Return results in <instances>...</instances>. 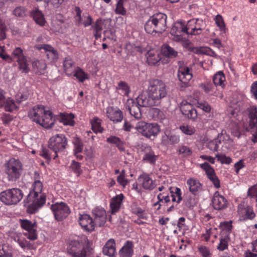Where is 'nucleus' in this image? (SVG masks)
<instances>
[{
    "mask_svg": "<svg viewBox=\"0 0 257 257\" xmlns=\"http://www.w3.org/2000/svg\"><path fill=\"white\" fill-rule=\"evenodd\" d=\"M42 178L40 174L35 172L34 182L32 185V190L28 196V210L30 213H35L45 204L46 194L42 192Z\"/></svg>",
    "mask_w": 257,
    "mask_h": 257,
    "instance_id": "f257e3e1",
    "label": "nucleus"
},
{
    "mask_svg": "<svg viewBox=\"0 0 257 257\" xmlns=\"http://www.w3.org/2000/svg\"><path fill=\"white\" fill-rule=\"evenodd\" d=\"M67 145V139L63 134H57L52 137L49 141V148L43 149L41 156L47 161L51 159H55L58 157L57 153L63 151Z\"/></svg>",
    "mask_w": 257,
    "mask_h": 257,
    "instance_id": "f03ea898",
    "label": "nucleus"
},
{
    "mask_svg": "<svg viewBox=\"0 0 257 257\" xmlns=\"http://www.w3.org/2000/svg\"><path fill=\"white\" fill-rule=\"evenodd\" d=\"M89 240L86 236L70 241L67 252L72 257H90L92 253Z\"/></svg>",
    "mask_w": 257,
    "mask_h": 257,
    "instance_id": "7ed1b4c3",
    "label": "nucleus"
},
{
    "mask_svg": "<svg viewBox=\"0 0 257 257\" xmlns=\"http://www.w3.org/2000/svg\"><path fill=\"white\" fill-rule=\"evenodd\" d=\"M28 115L33 121L45 128H51L54 124L55 120L52 112L45 110L43 105H38L34 106L29 111Z\"/></svg>",
    "mask_w": 257,
    "mask_h": 257,
    "instance_id": "20e7f679",
    "label": "nucleus"
},
{
    "mask_svg": "<svg viewBox=\"0 0 257 257\" xmlns=\"http://www.w3.org/2000/svg\"><path fill=\"white\" fill-rule=\"evenodd\" d=\"M205 22L200 19H193L189 21L186 26L182 23L176 24L171 30V34L175 36H180L181 33L198 35L205 29Z\"/></svg>",
    "mask_w": 257,
    "mask_h": 257,
    "instance_id": "39448f33",
    "label": "nucleus"
},
{
    "mask_svg": "<svg viewBox=\"0 0 257 257\" xmlns=\"http://www.w3.org/2000/svg\"><path fill=\"white\" fill-rule=\"evenodd\" d=\"M167 16L161 13L151 16L145 25V29L147 33H162L166 29Z\"/></svg>",
    "mask_w": 257,
    "mask_h": 257,
    "instance_id": "423d86ee",
    "label": "nucleus"
},
{
    "mask_svg": "<svg viewBox=\"0 0 257 257\" xmlns=\"http://www.w3.org/2000/svg\"><path fill=\"white\" fill-rule=\"evenodd\" d=\"M149 97L152 99L156 106L161 103L162 99L167 94L166 85L161 80L154 79L150 83L148 87Z\"/></svg>",
    "mask_w": 257,
    "mask_h": 257,
    "instance_id": "0eeeda50",
    "label": "nucleus"
},
{
    "mask_svg": "<svg viewBox=\"0 0 257 257\" xmlns=\"http://www.w3.org/2000/svg\"><path fill=\"white\" fill-rule=\"evenodd\" d=\"M4 168L9 181H16L20 178L23 171V165L19 160L10 159L5 164Z\"/></svg>",
    "mask_w": 257,
    "mask_h": 257,
    "instance_id": "6e6552de",
    "label": "nucleus"
},
{
    "mask_svg": "<svg viewBox=\"0 0 257 257\" xmlns=\"http://www.w3.org/2000/svg\"><path fill=\"white\" fill-rule=\"evenodd\" d=\"M135 128L142 136L150 139L152 137L155 138L161 131L160 126L157 123H148L144 121L137 122Z\"/></svg>",
    "mask_w": 257,
    "mask_h": 257,
    "instance_id": "1a4fd4ad",
    "label": "nucleus"
},
{
    "mask_svg": "<svg viewBox=\"0 0 257 257\" xmlns=\"http://www.w3.org/2000/svg\"><path fill=\"white\" fill-rule=\"evenodd\" d=\"M23 196V192L20 189H7L1 192V202L7 205L17 204L22 199Z\"/></svg>",
    "mask_w": 257,
    "mask_h": 257,
    "instance_id": "9d476101",
    "label": "nucleus"
},
{
    "mask_svg": "<svg viewBox=\"0 0 257 257\" xmlns=\"http://www.w3.org/2000/svg\"><path fill=\"white\" fill-rule=\"evenodd\" d=\"M51 209L55 219L58 221H61L66 218L71 213L69 206L65 202H57L51 206Z\"/></svg>",
    "mask_w": 257,
    "mask_h": 257,
    "instance_id": "9b49d317",
    "label": "nucleus"
},
{
    "mask_svg": "<svg viewBox=\"0 0 257 257\" xmlns=\"http://www.w3.org/2000/svg\"><path fill=\"white\" fill-rule=\"evenodd\" d=\"M20 223L22 228L27 232L24 235L28 239L34 240L37 238V225L36 222H32L28 219H20Z\"/></svg>",
    "mask_w": 257,
    "mask_h": 257,
    "instance_id": "f8f14e48",
    "label": "nucleus"
},
{
    "mask_svg": "<svg viewBox=\"0 0 257 257\" xmlns=\"http://www.w3.org/2000/svg\"><path fill=\"white\" fill-rule=\"evenodd\" d=\"M13 55L19 64V68L25 73H28L29 72L28 64L26 57L23 54L22 49L19 47L16 48L14 50Z\"/></svg>",
    "mask_w": 257,
    "mask_h": 257,
    "instance_id": "ddd939ff",
    "label": "nucleus"
},
{
    "mask_svg": "<svg viewBox=\"0 0 257 257\" xmlns=\"http://www.w3.org/2000/svg\"><path fill=\"white\" fill-rule=\"evenodd\" d=\"M199 87L209 96H214L222 98L223 95L221 91L217 89V87L211 81H205L200 84Z\"/></svg>",
    "mask_w": 257,
    "mask_h": 257,
    "instance_id": "4468645a",
    "label": "nucleus"
},
{
    "mask_svg": "<svg viewBox=\"0 0 257 257\" xmlns=\"http://www.w3.org/2000/svg\"><path fill=\"white\" fill-rule=\"evenodd\" d=\"M75 11L76 15L75 16V20L77 25L82 24L86 28L89 26H91L92 23V18L91 16L87 13L83 14V17H81L82 11L78 7H75Z\"/></svg>",
    "mask_w": 257,
    "mask_h": 257,
    "instance_id": "2eb2a0df",
    "label": "nucleus"
},
{
    "mask_svg": "<svg viewBox=\"0 0 257 257\" xmlns=\"http://www.w3.org/2000/svg\"><path fill=\"white\" fill-rule=\"evenodd\" d=\"M247 115L249 120L248 125L246 127V131L249 132L257 124V106L255 105H251L244 111Z\"/></svg>",
    "mask_w": 257,
    "mask_h": 257,
    "instance_id": "dca6fc26",
    "label": "nucleus"
},
{
    "mask_svg": "<svg viewBox=\"0 0 257 257\" xmlns=\"http://www.w3.org/2000/svg\"><path fill=\"white\" fill-rule=\"evenodd\" d=\"M212 203L213 208L217 210H221L225 209L228 205V201L225 197L220 195L218 191H216L212 199Z\"/></svg>",
    "mask_w": 257,
    "mask_h": 257,
    "instance_id": "f3484780",
    "label": "nucleus"
},
{
    "mask_svg": "<svg viewBox=\"0 0 257 257\" xmlns=\"http://www.w3.org/2000/svg\"><path fill=\"white\" fill-rule=\"evenodd\" d=\"M178 77L183 84H187L192 78V69L186 66H180L178 70Z\"/></svg>",
    "mask_w": 257,
    "mask_h": 257,
    "instance_id": "a211bd4d",
    "label": "nucleus"
},
{
    "mask_svg": "<svg viewBox=\"0 0 257 257\" xmlns=\"http://www.w3.org/2000/svg\"><path fill=\"white\" fill-rule=\"evenodd\" d=\"M79 223L82 228L87 231H92L95 228V223L92 218L88 214L80 215Z\"/></svg>",
    "mask_w": 257,
    "mask_h": 257,
    "instance_id": "6ab92c4d",
    "label": "nucleus"
},
{
    "mask_svg": "<svg viewBox=\"0 0 257 257\" xmlns=\"http://www.w3.org/2000/svg\"><path fill=\"white\" fill-rule=\"evenodd\" d=\"M138 180L139 183L145 190H152L156 186L155 181L148 174L143 173L140 175Z\"/></svg>",
    "mask_w": 257,
    "mask_h": 257,
    "instance_id": "aec40b11",
    "label": "nucleus"
},
{
    "mask_svg": "<svg viewBox=\"0 0 257 257\" xmlns=\"http://www.w3.org/2000/svg\"><path fill=\"white\" fill-rule=\"evenodd\" d=\"M94 216V222L95 225H97L99 226L103 225L106 221L107 216L105 210L100 207L95 208L92 211Z\"/></svg>",
    "mask_w": 257,
    "mask_h": 257,
    "instance_id": "412c9836",
    "label": "nucleus"
},
{
    "mask_svg": "<svg viewBox=\"0 0 257 257\" xmlns=\"http://www.w3.org/2000/svg\"><path fill=\"white\" fill-rule=\"evenodd\" d=\"M106 114L110 120L114 123L120 122L123 119L122 112L117 108L111 106L107 107Z\"/></svg>",
    "mask_w": 257,
    "mask_h": 257,
    "instance_id": "4be33fe9",
    "label": "nucleus"
},
{
    "mask_svg": "<svg viewBox=\"0 0 257 257\" xmlns=\"http://www.w3.org/2000/svg\"><path fill=\"white\" fill-rule=\"evenodd\" d=\"M39 50L43 49L46 53L48 59L51 62H55L58 59V54L56 49L48 44L39 45L37 46Z\"/></svg>",
    "mask_w": 257,
    "mask_h": 257,
    "instance_id": "5701e85b",
    "label": "nucleus"
},
{
    "mask_svg": "<svg viewBox=\"0 0 257 257\" xmlns=\"http://www.w3.org/2000/svg\"><path fill=\"white\" fill-rule=\"evenodd\" d=\"M186 184L189 191L194 195H198L202 190V185L197 179L190 178Z\"/></svg>",
    "mask_w": 257,
    "mask_h": 257,
    "instance_id": "b1692460",
    "label": "nucleus"
},
{
    "mask_svg": "<svg viewBox=\"0 0 257 257\" xmlns=\"http://www.w3.org/2000/svg\"><path fill=\"white\" fill-rule=\"evenodd\" d=\"M105 28V20L101 18L97 19L91 25V30L96 40L101 38L102 32Z\"/></svg>",
    "mask_w": 257,
    "mask_h": 257,
    "instance_id": "393cba45",
    "label": "nucleus"
},
{
    "mask_svg": "<svg viewBox=\"0 0 257 257\" xmlns=\"http://www.w3.org/2000/svg\"><path fill=\"white\" fill-rule=\"evenodd\" d=\"M143 161L145 162L154 165L158 160V156L155 155L154 151L150 146L146 147L144 149Z\"/></svg>",
    "mask_w": 257,
    "mask_h": 257,
    "instance_id": "a878e982",
    "label": "nucleus"
},
{
    "mask_svg": "<svg viewBox=\"0 0 257 257\" xmlns=\"http://www.w3.org/2000/svg\"><path fill=\"white\" fill-rule=\"evenodd\" d=\"M134 245L132 241L127 240L119 251L120 257H132L134 253Z\"/></svg>",
    "mask_w": 257,
    "mask_h": 257,
    "instance_id": "bb28decb",
    "label": "nucleus"
},
{
    "mask_svg": "<svg viewBox=\"0 0 257 257\" xmlns=\"http://www.w3.org/2000/svg\"><path fill=\"white\" fill-rule=\"evenodd\" d=\"M123 199L124 195L121 193L116 195L111 199L110 203V208L112 214H114L119 210L122 205Z\"/></svg>",
    "mask_w": 257,
    "mask_h": 257,
    "instance_id": "cd10ccee",
    "label": "nucleus"
},
{
    "mask_svg": "<svg viewBox=\"0 0 257 257\" xmlns=\"http://www.w3.org/2000/svg\"><path fill=\"white\" fill-rule=\"evenodd\" d=\"M4 107L5 110L9 112H13L14 110H17L19 108L13 99L11 98L5 99L1 92V107Z\"/></svg>",
    "mask_w": 257,
    "mask_h": 257,
    "instance_id": "c85d7f7f",
    "label": "nucleus"
},
{
    "mask_svg": "<svg viewBox=\"0 0 257 257\" xmlns=\"http://www.w3.org/2000/svg\"><path fill=\"white\" fill-rule=\"evenodd\" d=\"M127 103L129 105L132 104L131 106H127L128 107L127 109L129 110L131 115L133 116L137 119H141L142 116V114L139 107L140 106L137 105L132 99H128Z\"/></svg>",
    "mask_w": 257,
    "mask_h": 257,
    "instance_id": "c756f323",
    "label": "nucleus"
},
{
    "mask_svg": "<svg viewBox=\"0 0 257 257\" xmlns=\"http://www.w3.org/2000/svg\"><path fill=\"white\" fill-rule=\"evenodd\" d=\"M63 66L64 72L68 76L72 75L77 67L72 59L70 57H67L64 59Z\"/></svg>",
    "mask_w": 257,
    "mask_h": 257,
    "instance_id": "7c9ffc66",
    "label": "nucleus"
},
{
    "mask_svg": "<svg viewBox=\"0 0 257 257\" xmlns=\"http://www.w3.org/2000/svg\"><path fill=\"white\" fill-rule=\"evenodd\" d=\"M115 242L114 239H109L105 243L103 247L102 252L104 254L108 255L109 257H115Z\"/></svg>",
    "mask_w": 257,
    "mask_h": 257,
    "instance_id": "2f4dec72",
    "label": "nucleus"
},
{
    "mask_svg": "<svg viewBox=\"0 0 257 257\" xmlns=\"http://www.w3.org/2000/svg\"><path fill=\"white\" fill-rule=\"evenodd\" d=\"M136 103L141 107L156 106L152 99L150 98L149 93L148 96L143 94L139 95L136 99Z\"/></svg>",
    "mask_w": 257,
    "mask_h": 257,
    "instance_id": "473e14b6",
    "label": "nucleus"
},
{
    "mask_svg": "<svg viewBox=\"0 0 257 257\" xmlns=\"http://www.w3.org/2000/svg\"><path fill=\"white\" fill-rule=\"evenodd\" d=\"M180 136L173 133L166 134L165 136L162 137V143L165 146L174 145L180 142Z\"/></svg>",
    "mask_w": 257,
    "mask_h": 257,
    "instance_id": "72a5a7b5",
    "label": "nucleus"
},
{
    "mask_svg": "<svg viewBox=\"0 0 257 257\" xmlns=\"http://www.w3.org/2000/svg\"><path fill=\"white\" fill-rule=\"evenodd\" d=\"M106 142L110 144L114 145L120 152H124L125 150V143L119 138L110 136L107 138Z\"/></svg>",
    "mask_w": 257,
    "mask_h": 257,
    "instance_id": "f704fd0d",
    "label": "nucleus"
},
{
    "mask_svg": "<svg viewBox=\"0 0 257 257\" xmlns=\"http://www.w3.org/2000/svg\"><path fill=\"white\" fill-rule=\"evenodd\" d=\"M232 224V221L231 220L221 222L219 226L220 229V235L230 237L233 228Z\"/></svg>",
    "mask_w": 257,
    "mask_h": 257,
    "instance_id": "c9c22d12",
    "label": "nucleus"
},
{
    "mask_svg": "<svg viewBox=\"0 0 257 257\" xmlns=\"http://www.w3.org/2000/svg\"><path fill=\"white\" fill-rule=\"evenodd\" d=\"M172 201L177 204L179 203L182 200V192L181 189L178 187H170L168 188Z\"/></svg>",
    "mask_w": 257,
    "mask_h": 257,
    "instance_id": "e433bc0d",
    "label": "nucleus"
},
{
    "mask_svg": "<svg viewBox=\"0 0 257 257\" xmlns=\"http://www.w3.org/2000/svg\"><path fill=\"white\" fill-rule=\"evenodd\" d=\"M225 76L222 71H219L213 77V83L216 86H220L223 89L225 86Z\"/></svg>",
    "mask_w": 257,
    "mask_h": 257,
    "instance_id": "4c0bfd02",
    "label": "nucleus"
},
{
    "mask_svg": "<svg viewBox=\"0 0 257 257\" xmlns=\"http://www.w3.org/2000/svg\"><path fill=\"white\" fill-rule=\"evenodd\" d=\"M147 62L149 65H155L158 64L161 58L159 54L157 51H149L147 53Z\"/></svg>",
    "mask_w": 257,
    "mask_h": 257,
    "instance_id": "58836bf2",
    "label": "nucleus"
},
{
    "mask_svg": "<svg viewBox=\"0 0 257 257\" xmlns=\"http://www.w3.org/2000/svg\"><path fill=\"white\" fill-rule=\"evenodd\" d=\"M162 54L169 59H173L178 56V52L168 45H164L162 47Z\"/></svg>",
    "mask_w": 257,
    "mask_h": 257,
    "instance_id": "ea45409f",
    "label": "nucleus"
},
{
    "mask_svg": "<svg viewBox=\"0 0 257 257\" xmlns=\"http://www.w3.org/2000/svg\"><path fill=\"white\" fill-rule=\"evenodd\" d=\"M31 15L35 21V22L41 26L45 25L46 21L44 16L41 11L38 9L34 10L31 13Z\"/></svg>",
    "mask_w": 257,
    "mask_h": 257,
    "instance_id": "a19ab883",
    "label": "nucleus"
},
{
    "mask_svg": "<svg viewBox=\"0 0 257 257\" xmlns=\"http://www.w3.org/2000/svg\"><path fill=\"white\" fill-rule=\"evenodd\" d=\"M231 241L230 237L219 235V242L216 246V249L220 251H223L228 248L229 242Z\"/></svg>",
    "mask_w": 257,
    "mask_h": 257,
    "instance_id": "79ce46f5",
    "label": "nucleus"
},
{
    "mask_svg": "<svg viewBox=\"0 0 257 257\" xmlns=\"http://www.w3.org/2000/svg\"><path fill=\"white\" fill-rule=\"evenodd\" d=\"M74 115L72 113H63L60 115V121L65 125L73 126Z\"/></svg>",
    "mask_w": 257,
    "mask_h": 257,
    "instance_id": "37998d69",
    "label": "nucleus"
},
{
    "mask_svg": "<svg viewBox=\"0 0 257 257\" xmlns=\"http://www.w3.org/2000/svg\"><path fill=\"white\" fill-rule=\"evenodd\" d=\"M176 152L179 156L183 158L189 157L192 154L191 149L188 146L184 144L179 145L177 149Z\"/></svg>",
    "mask_w": 257,
    "mask_h": 257,
    "instance_id": "c03bdc74",
    "label": "nucleus"
},
{
    "mask_svg": "<svg viewBox=\"0 0 257 257\" xmlns=\"http://www.w3.org/2000/svg\"><path fill=\"white\" fill-rule=\"evenodd\" d=\"M72 75L76 77L80 82H83L85 80L89 79L88 74L78 66L76 67Z\"/></svg>",
    "mask_w": 257,
    "mask_h": 257,
    "instance_id": "a18cd8bd",
    "label": "nucleus"
},
{
    "mask_svg": "<svg viewBox=\"0 0 257 257\" xmlns=\"http://www.w3.org/2000/svg\"><path fill=\"white\" fill-rule=\"evenodd\" d=\"M46 67V64L44 61L36 60L32 62L34 71L38 74H42Z\"/></svg>",
    "mask_w": 257,
    "mask_h": 257,
    "instance_id": "49530a36",
    "label": "nucleus"
},
{
    "mask_svg": "<svg viewBox=\"0 0 257 257\" xmlns=\"http://www.w3.org/2000/svg\"><path fill=\"white\" fill-rule=\"evenodd\" d=\"M216 229L210 227L206 228L204 231L201 235L200 238L201 241L208 242L210 240L211 236L214 235L215 237L216 235L214 234Z\"/></svg>",
    "mask_w": 257,
    "mask_h": 257,
    "instance_id": "de8ad7c7",
    "label": "nucleus"
},
{
    "mask_svg": "<svg viewBox=\"0 0 257 257\" xmlns=\"http://www.w3.org/2000/svg\"><path fill=\"white\" fill-rule=\"evenodd\" d=\"M214 20L220 31L225 33L227 29L226 28L225 24L222 16L218 14L215 17Z\"/></svg>",
    "mask_w": 257,
    "mask_h": 257,
    "instance_id": "09e8293b",
    "label": "nucleus"
},
{
    "mask_svg": "<svg viewBox=\"0 0 257 257\" xmlns=\"http://www.w3.org/2000/svg\"><path fill=\"white\" fill-rule=\"evenodd\" d=\"M90 122L91 128L94 132L96 133L102 132L103 130L101 126V119L97 117H94L91 120Z\"/></svg>",
    "mask_w": 257,
    "mask_h": 257,
    "instance_id": "8fccbe9b",
    "label": "nucleus"
},
{
    "mask_svg": "<svg viewBox=\"0 0 257 257\" xmlns=\"http://www.w3.org/2000/svg\"><path fill=\"white\" fill-rule=\"evenodd\" d=\"M116 89L120 91L119 93L122 95L128 96L130 92V87L124 81H120L118 83Z\"/></svg>",
    "mask_w": 257,
    "mask_h": 257,
    "instance_id": "3c124183",
    "label": "nucleus"
},
{
    "mask_svg": "<svg viewBox=\"0 0 257 257\" xmlns=\"http://www.w3.org/2000/svg\"><path fill=\"white\" fill-rule=\"evenodd\" d=\"M179 128L183 134L188 136L193 135L196 132V129L194 126L187 124L180 125Z\"/></svg>",
    "mask_w": 257,
    "mask_h": 257,
    "instance_id": "603ef678",
    "label": "nucleus"
},
{
    "mask_svg": "<svg viewBox=\"0 0 257 257\" xmlns=\"http://www.w3.org/2000/svg\"><path fill=\"white\" fill-rule=\"evenodd\" d=\"M200 167L205 171L208 179L216 175L213 168L207 162L200 164Z\"/></svg>",
    "mask_w": 257,
    "mask_h": 257,
    "instance_id": "864d4df0",
    "label": "nucleus"
},
{
    "mask_svg": "<svg viewBox=\"0 0 257 257\" xmlns=\"http://www.w3.org/2000/svg\"><path fill=\"white\" fill-rule=\"evenodd\" d=\"M198 251L202 257H212V253L210 248L204 245L198 246Z\"/></svg>",
    "mask_w": 257,
    "mask_h": 257,
    "instance_id": "5fc2aeb1",
    "label": "nucleus"
},
{
    "mask_svg": "<svg viewBox=\"0 0 257 257\" xmlns=\"http://www.w3.org/2000/svg\"><path fill=\"white\" fill-rule=\"evenodd\" d=\"M221 143V140L218 137L217 138L209 141L207 143V147L208 149L211 151L213 152H217Z\"/></svg>",
    "mask_w": 257,
    "mask_h": 257,
    "instance_id": "6e6d98bb",
    "label": "nucleus"
},
{
    "mask_svg": "<svg viewBox=\"0 0 257 257\" xmlns=\"http://www.w3.org/2000/svg\"><path fill=\"white\" fill-rule=\"evenodd\" d=\"M124 0H118L114 10L115 13L117 15L125 16L126 14V10L123 6Z\"/></svg>",
    "mask_w": 257,
    "mask_h": 257,
    "instance_id": "4d7b16f0",
    "label": "nucleus"
},
{
    "mask_svg": "<svg viewBox=\"0 0 257 257\" xmlns=\"http://www.w3.org/2000/svg\"><path fill=\"white\" fill-rule=\"evenodd\" d=\"M17 242L20 246L23 249H30L32 244L29 241L26 240V238L22 236H18Z\"/></svg>",
    "mask_w": 257,
    "mask_h": 257,
    "instance_id": "13d9d810",
    "label": "nucleus"
},
{
    "mask_svg": "<svg viewBox=\"0 0 257 257\" xmlns=\"http://www.w3.org/2000/svg\"><path fill=\"white\" fill-rule=\"evenodd\" d=\"M255 216V214L252 207L247 206L244 208L243 218L245 220H252Z\"/></svg>",
    "mask_w": 257,
    "mask_h": 257,
    "instance_id": "bf43d9fd",
    "label": "nucleus"
},
{
    "mask_svg": "<svg viewBox=\"0 0 257 257\" xmlns=\"http://www.w3.org/2000/svg\"><path fill=\"white\" fill-rule=\"evenodd\" d=\"M73 144L74 146V151L75 155L82 152L83 145L82 141L80 139L78 138H75L73 141Z\"/></svg>",
    "mask_w": 257,
    "mask_h": 257,
    "instance_id": "052dcab7",
    "label": "nucleus"
},
{
    "mask_svg": "<svg viewBox=\"0 0 257 257\" xmlns=\"http://www.w3.org/2000/svg\"><path fill=\"white\" fill-rule=\"evenodd\" d=\"M72 171L77 175V176L80 175L82 173V170L81 168V164L73 160L70 166Z\"/></svg>",
    "mask_w": 257,
    "mask_h": 257,
    "instance_id": "680f3d73",
    "label": "nucleus"
},
{
    "mask_svg": "<svg viewBox=\"0 0 257 257\" xmlns=\"http://www.w3.org/2000/svg\"><path fill=\"white\" fill-rule=\"evenodd\" d=\"M183 115L187 117L188 118L194 120L197 117V112L196 110L192 107L189 110H188L186 112L182 113Z\"/></svg>",
    "mask_w": 257,
    "mask_h": 257,
    "instance_id": "e2e57ef3",
    "label": "nucleus"
},
{
    "mask_svg": "<svg viewBox=\"0 0 257 257\" xmlns=\"http://www.w3.org/2000/svg\"><path fill=\"white\" fill-rule=\"evenodd\" d=\"M126 49L128 52L132 54H135L136 52H141L142 48L140 46H136L131 43H127L125 46Z\"/></svg>",
    "mask_w": 257,
    "mask_h": 257,
    "instance_id": "0e129e2a",
    "label": "nucleus"
},
{
    "mask_svg": "<svg viewBox=\"0 0 257 257\" xmlns=\"http://www.w3.org/2000/svg\"><path fill=\"white\" fill-rule=\"evenodd\" d=\"M215 157L222 164H229L232 162V160L229 157H227L224 155L217 154L215 155Z\"/></svg>",
    "mask_w": 257,
    "mask_h": 257,
    "instance_id": "69168bd1",
    "label": "nucleus"
},
{
    "mask_svg": "<svg viewBox=\"0 0 257 257\" xmlns=\"http://www.w3.org/2000/svg\"><path fill=\"white\" fill-rule=\"evenodd\" d=\"M170 196L169 195V193L165 192H163L162 193H159L157 196V198L160 201H162V203H168L170 201Z\"/></svg>",
    "mask_w": 257,
    "mask_h": 257,
    "instance_id": "338daca9",
    "label": "nucleus"
},
{
    "mask_svg": "<svg viewBox=\"0 0 257 257\" xmlns=\"http://www.w3.org/2000/svg\"><path fill=\"white\" fill-rule=\"evenodd\" d=\"M117 181L120 185L123 187H125L127 185L128 181L125 178V173L124 170H122L120 175L117 176Z\"/></svg>",
    "mask_w": 257,
    "mask_h": 257,
    "instance_id": "774afa93",
    "label": "nucleus"
}]
</instances>
